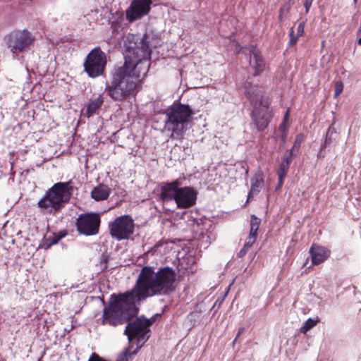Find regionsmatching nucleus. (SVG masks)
<instances>
[{"label": "nucleus", "mask_w": 361, "mask_h": 361, "mask_svg": "<svg viewBox=\"0 0 361 361\" xmlns=\"http://www.w3.org/2000/svg\"><path fill=\"white\" fill-rule=\"evenodd\" d=\"M289 167H290L289 165H288L285 163L281 162V164H279L278 172H277L278 175H281V176H286L288 171Z\"/></svg>", "instance_id": "nucleus-26"}, {"label": "nucleus", "mask_w": 361, "mask_h": 361, "mask_svg": "<svg viewBox=\"0 0 361 361\" xmlns=\"http://www.w3.org/2000/svg\"><path fill=\"white\" fill-rule=\"evenodd\" d=\"M343 90V84L341 81H338L335 84L334 96H338Z\"/></svg>", "instance_id": "nucleus-28"}, {"label": "nucleus", "mask_w": 361, "mask_h": 361, "mask_svg": "<svg viewBox=\"0 0 361 361\" xmlns=\"http://www.w3.org/2000/svg\"><path fill=\"white\" fill-rule=\"evenodd\" d=\"M293 154H294V152H293V149H290V150L287 151L285 153L281 162L285 163L290 166V164L292 161V159H293Z\"/></svg>", "instance_id": "nucleus-25"}, {"label": "nucleus", "mask_w": 361, "mask_h": 361, "mask_svg": "<svg viewBox=\"0 0 361 361\" xmlns=\"http://www.w3.org/2000/svg\"><path fill=\"white\" fill-rule=\"evenodd\" d=\"M305 23H306V20H303V21L300 22L298 24V28H297V35H298V37H300V36H302L303 35L304 29H305Z\"/></svg>", "instance_id": "nucleus-29"}, {"label": "nucleus", "mask_w": 361, "mask_h": 361, "mask_svg": "<svg viewBox=\"0 0 361 361\" xmlns=\"http://www.w3.org/2000/svg\"><path fill=\"white\" fill-rule=\"evenodd\" d=\"M152 4V0H133L126 11V19L129 22H133L147 15Z\"/></svg>", "instance_id": "nucleus-10"}, {"label": "nucleus", "mask_w": 361, "mask_h": 361, "mask_svg": "<svg viewBox=\"0 0 361 361\" xmlns=\"http://www.w3.org/2000/svg\"><path fill=\"white\" fill-rule=\"evenodd\" d=\"M317 323V321H315L311 318H309L304 325L301 327L300 331L301 332L305 334L309 330H310L312 328H313Z\"/></svg>", "instance_id": "nucleus-22"}, {"label": "nucleus", "mask_w": 361, "mask_h": 361, "mask_svg": "<svg viewBox=\"0 0 361 361\" xmlns=\"http://www.w3.org/2000/svg\"><path fill=\"white\" fill-rule=\"evenodd\" d=\"M257 230H256L255 228L252 229L250 228L248 238H252V239H255L256 240H257Z\"/></svg>", "instance_id": "nucleus-34"}, {"label": "nucleus", "mask_w": 361, "mask_h": 361, "mask_svg": "<svg viewBox=\"0 0 361 361\" xmlns=\"http://www.w3.org/2000/svg\"><path fill=\"white\" fill-rule=\"evenodd\" d=\"M310 253L312 258V262L314 265L320 264L324 262L329 256V251L325 247L313 245L310 250Z\"/></svg>", "instance_id": "nucleus-14"}, {"label": "nucleus", "mask_w": 361, "mask_h": 361, "mask_svg": "<svg viewBox=\"0 0 361 361\" xmlns=\"http://www.w3.org/2000/svg\"><path fill=\"white\" fill-rule=\"evenodd\" d=\"M288 116H289V111H287L286 114H285L284 118H283V119H286V122H287V121L288 119Z\"/></svg>", "instance_id": "nucleus-40"}, {"label": "nucleus", "mask_w": 361, "mask_h": 361, "mask_svg": "<svg viewBox=\"0 0 361 361\" xmlns=\"http://www.w3.org/2000/svg\"><path fill=\"white\" fill-rule=\"evenodd\" d=\"M357 35H361V23H360V25L359 29H358V30H357Z\"/></svg>", "instance_id": "nucleus-42"}, {"label": "nucleus", "mask_w": 361, "mask_h": 361, "mask_svg": "<svg viewBox=\"0 0 361 361\" xmlns=\"http://www.w3.org/2000/svg\"><path fill=\"white\" fill-rule=\"evenodd\" d=\"M66 235V233H58V234H54L52 237H49L47 240L49 241V243L47 244V245L45 247V248H49L52 245L56 244L63 237H64Z\"/></svg>", "instance_id": "nucleus-21"}, {"label": "nucleus", "mask_w": 361, "mask_h": 361, "mask_svg": "<svg viewBox=\"0 0 361 361\" xmlns=\"http://www.w3.org/2000/svg\"><path fill=\"white\" fill-rule=\"evenodd\" d=\"M354 3L356 4L357 0H353Z\"/></svg>", "instance_id": "nucleus-44"}, {"label": "nucleus", "mask_w": 361, "mask_h": 361, "mask_svg": "<svg viewBox=\"0 0 361 361\" xmlns=\"http://www.w3.org/2000/svg\"><path fill=\"white\" fill-rule=\"evenodd\" d=\"M278 176H279V183H278L276 189H279L282 186V185L283 184V179L286 177L285 176H281V175H278Z\"/></svg>", "instance_id": "nucleus-36"}, {"label": "nucleus", "mask_w": 361, "mask_h": 361, "mask_svg": "<svg viewBox=\"0 0 361 361\" xmlns=\"http://www.w3.org/2000/svg\"><path fill=\"white\" fill-rule=\"evenodd\" d=\"M111 188L104 184H99L94 187L91 191V197L95 201H102L107 200L111 194Z\"/></svg>", "instance_id": "nucleus-16"}, {"label": "nucleus", "mask_w": 361, "mask_h": 361, "mask_svg": "<svg viewBox=\"0 0 361 361\" xmlns=\"http://www.w3.org/2000/svg\"><path fill=\"white\" fill-rule=\"evenodd\" d=\"M77 229L86 235H95L99 232L100 217L97 214H81L77 219Z\"/></svg>", "instance_id": "nucleus-9"}, {"label": "nucleus", "mask_w": 361, "mask_h": 361, "mask_svg": "<svg viewBox=\"0 0 361 361\" xmlns=\"http://www.w3.org/2000/svg\"><path fill=\"white\" fill-rule=\"evenodd\" d=\"M281 138L284 142L286 140V133H281Z\"/></svg>", "instance_id": "nucleus-39"}, {"label": "nucleus", "mask_w": 361, "mask_h": 361, "mask_svg": "<svg viewBox=\"0 0 361 361\" xmlns=\"http://www.w3.org/2000/svg\"><path fill=\"white\" fill-rule=\"evenodd\" d=\"M165 116L163 131L169 133L171 140L183 139L192 122L195 111L188 105L173 103L163 113Z\"/></svg>", "instance_id": "nucleus-3"}, {"label": "nucleus", "mask_w": 361, "mask_h": 361, "mask_svg": "<svg viewBox=\"0 0 361 361\" xmlns=\"http://www.w3.org/2000/svg\"><path fill=\"white\" fill-rule=\"evenodd\" d=\"M244 331H245V328L244 327L239 328L238 331V334H237L235 338L234 339L233 343H235L237 341V339L240 336V335H241Z\"/></svg>", "instance_id": "nucleus-37"}, {"label": "nucleus", "mask_w": 361, "mask_h": 361, "mask_svg": "<svg viewBox=\"0 0 361 361\" xmlns=\"http://www.w3.org/2000/svg\"><path fill=\"white\" fill-rule=\"evenodd\" d=\"M106 65V54L97 47L93 49L87 56L84 62V69L91 78L98 77L104 73Z\"/></svg>", "instance_id": "nucleus-7"}, {"label": "nucleus", "mask_w": 361, "mask_h": 361, "mask_svg": "<svg viewBox=\"0 0 361 361\" xmlns=\"http://www.w3.org/2000/svg\"><path fill=\"white\" fill-rule=\"evenodd\" d=\"M243 53L255 70L254 75H259L264 70V63L259 51L254 46L243 49Z\"/></svg>", "instance_id": "nucleus-12"}, {"label": "nucleus", "mask_w": 361, "mask_h": 361, "mask_svg": "<svg viewBox=\"0 0 361 361\" xmlns=\"http://www.w3.org/2000/svg\"><path fill=\"white\" fill-rule=\"evenodd\" d=\"M111 236L118 240L128 239L134 231V221L129 215L117 217L109 224Z\"/></svg>", "instance_id": "nucleus-8"}, {"label": "nucleus", "mask_w": 361, "mask_h": 361, "mask_svg": "<svg viewBox=\"0 0 361 361\" xmlns=\"http://www.w3.org/2000/svg\"><path fill=\"white\" fill-rule=\"evenodd\" d=\"M261 224V219L255 216V215L251 216L250 219V228L252 229L255 228L256 230H259V226Z\"/></svg>", "instance_id": "nucleus-24"}, {"label": "nucleus", "mask_w": 361, "mask_h": 361, "mask_svg": "<svg viewBox=\"0 0 361 361\" xmlns=\"http://www.w3.org/2000/svg\"><path fill=\"white\" fill-rule=\"evenodd\" d=\"M293 4V0H288L286 1L280 8L279 20L280 22L283 21V17L289 12Z\"/></svg>", "instance_id": "nucleus-18"}, {"label": "nucleus", "mask_w": 361, "mask_h": 361, "mask_svg": "<svg viewBox=\"0 0 361 361\" xmlns=\"http://www.w3.org/2000/svg\"><path fill=\"white\" fill-rule=\"evenodd\" d=\"M313 0H303V6L305 8V13L307 14L310 11V8L312 6Z\"/></svg>", "instance_id": "nucleus-31"}, {"label": "nucleus", "mask_w": 361, "mask_h": 361, "mask_svg": "<svg viewBox=\"0 0 361 361\" xmlns=\"http://www.w3.org/2000/svg\"><path fill=\"white\" fill-rule=\"evenodd\" d=\"M251 188L247 196V201H250L255 195H257L262 187L264 186V174L262 171L255 173L253 177L251 178Z\"/></svg>", "instance_id": "nucleus-15"}, {"label": "nucleus", "mask_w": 361, "mask_h": 361, "mask_svg": "<svg viewBox=\"0 0 361 361\" xmlns=\"http://www.w3.org/2000/svg\"><path fill=\"white\" fill-rule=\"evenodd\" d=\"M175 280L176 272L169 267L160 268L157 271L152 267H143L130 290L111 295L109 305L103 310V324L116 326L128 323L124 334L130 342L137 338L140 348L149 338V328L154 319L140 317L130 322L138 312L137 303L148 297L170 294L174 290Z\"/></svg>", "instance_id": "nucleus-1"}, {"label": "nucleus", "mask_w": 361, "mask_h": 361, "mask_svg": "<svg viewBox=\"0 0 361 361\" xmlns=\"http://www.w3.org/2000/svg\"><path fill=\"white\" fill-rule=\"evenodd\" d=\"M66 235V233H58V234H54L52 237H49L47 240L49 241V243L47 244V245L45 247V248H49L52 245L56 244L63 237H64Z\"/></svg>", "instance_id": "nucleus-20"}, {"label": "nucleus", "mask_w": 361, "mask_h": 361, "mask_svg": "<svg viewBox=\"0 0 361 361\" xmlns=\"http://www.w3.org/2000/svg\"><path fill=\"white\" fill-rule=\"evenodd\" d=\"M289 38H290L289 42H288L289 46H293L297 43L298 37V35L297 36L295 35L293 27L290 28V30L289 32Z\"/></svg>", "instance_id": "nucleus-27"}, {"label": "nucleus", "mask_w": 361, "mask_h": 361, "mask_svg": "<svg viewBox=\"0 0 361 361\" xmlns=\"http://www.w3.org/2000/svg\"><path fill=\"white\" fill-rule=\"evenodd\" d=\"M246 255V252L243 250H240L239 252L237 254L238 257H243Z\"/></svg>", "instance_id": "nucleus-38"}, {"label": "nucleus", "mask_w": 361, "mask_h": 361, "mask_svg": "<svg viewBox=\"0 0 361 361\" xmlns=\"http://www.w3.org/2000/svg\"><path fill=\"white\" fill-rule=\"evenodd\" d=\"M88 361H106L96 353H92Z\"/></svg>", "instance_id": "nucleus-33"}, {"label": "nucleus", "mask_w": 361, "mask_h": 361, "mask_svg": "<svg viewBox=\"0 0 361 361\" xmlns=\"http://www.w3.org/2000/svg\"><path fill=\"white\" fill-rule=\"evenodd\" d=\"M73 192L72 180L56 183L47 191L37 205L41 209H48L49 212H58L70 200Z\"/></svg>", "instance_id": "nucleus-5"}, {"label": "nucleus", "mask_w": 361, "mask_h": 361, "mask_svg": "<svg viewBox=\"0 0 361 361\" xmlns=\"http://www.w3.org/2000/svg\"><path fill=\"white\" fill-rule=\"evenodd\" d=\"M255 241L256 240L255 239L247 238V240L246 243H245L244 246H245L246 247L250 249L252 246V245L255 243Z\"/></svg>", "instance_id": "nucleus-35"}, {"label": "nucleus", "mask_w": 361, "mask_h": 361, "mask_svg": "<svg viewBox=\"0 0 361 361\" xmlns=\"http://www.w3.org/2000/svg\"><path fill=\"white\" fill-rule=\"evenodd\" d=\"M359 36V38L357 39V43L359 44V45H361V35H358Z\"/></svg>", "instance_id": "nucleus-41"}, {"label": "nucleus", "mask_w": 361, "mask_h": 361, "mask_svg": "<svg viewBox=\"0 0 361 361\" xmlns=\"http://www.w3.org/2000/svg\"><path fill=\"white\" fill-rule=\"evenodd\" d=\"M334 133V128L331 127H329L327 130L326 138L324 141V145H326L331 142V136Z\"/></svg>", "instance_id": "nucleus-30"}, {"label": "nucleus", "mask_w": 361, "mask_h": 361, "mask_svg": "<svg viewBox=\"0 0 361 361\" xmlns=\"http://www.w3.org/2000/svg\"><path fill=\"white\" fill-rule=\"evenodd\" d=\"M35 36L27 30H15L6 37V43L13 56L27 51L34 43Z\"/></svg>", "instance_id": "nucleus-6"}, {"label": "nucleus", "mask_w": 361, "mask_h": 361, "mask_svg": "<svg viewBox=\"0 0 361 361\" xmlns=\"http://www.w3.org/2000/svg\"><path fill=\"white\" fill-rule=\"evenodd\" d=\"M304 140V136L302 134H298L296 135L293 146L291 149H293V152H298L301 145V143Z\"/></svg>", "instance_id": "nucleus-23"}, {"label": "nucleus", "mask_w": 361, "mask_h": 361, "mask_svg": "<svg viewBox=\"0 0 361 361\" xmlns=\"http://www.w3.org/2000/svg\"><path fill=\"white\" fill-rule=\"evenodd\" d=\"M242 250H243L247 253L249 249L247 247H246L245 246H243Z\"/></svg>", "instance_id": "nucleus-43"}, {"label": "nucleus", "mask_w": 361, "mask_h": 361, "mask_svg": "<svg viewBox=\"0 0 361 361\" xmlns=\"http://www.w3.org/2000/svg\"><path fill=\"white\" fill-rule=\"evenodd\" d=\"M197 192L191 187H180L176 192V203L178 208H189L195 204Z\"/></svg>", "instance_id": "nucleus-11"}, {"label": "nucleus", "mask_w": 361, "mask_h": 361, "mask_svg": "<svg viewBox=\"0 0 361 361\" xmlns=\"http://www.w3.org/2000/svg\"><path fill=\"white\" fill-rule=\"evenodd\" d=\"M104 102V98L102 94H99L97 99L90 101L87 106V114L88 117H90L93 114H96L98 109L101 107Z\"/></svg>", "instance_id": "nucleus-17"}, {"label": "nucleus", "mask_w": 361, "mask_h": 361, "mask_svg": "<svg viewBox=\"0 0 361 361\" xmlns=\"http://www.w3.org/2000/svg\"><path fill=\"white\" fill-rule=\"evenodd\" d=\"M245 94L254 105L251 118L259 131H262L271 121L272 115L269 109V102L263 98V91L256 85L245 86Z\"/></svg>", "instance_id": "nucleus-4"}, {"label": "nucleus", "mask_w": 361, "mask_h": 361, "mask_svg": "<svg viewBox=\"0 0 361 361\" xmlns=\"http://www.w3.org/2000/svg\"><path fill=\"white\" fill-rule=\"evenodd\" d=\"M179 179L164 184L161 188L160 198L163 202L176 200V192L180 186Z\"/></svg>", "instance_id": "nucleus-13"}, {"label": "nucleus", "mask_w": 361, "mask_h": 361, "mask_svg": "<svg viewBox=\"0 0 361 361\" xmlns=\"http://www.w3.org/2000/svg\"><path fill=\"white\" fill-rule=\"evenodd\" d=\"M287 128H288V127H287V122H286V119H283L282 123L279 126V130L281 133H285L287 132Z\"/></svg>", "instance_id": "nucleus-32"}, {"label": "nucleus", "mask_w": 361, "mask_h": 361, "mask_svg": "<svg viewBox=\"0 0 361 361\" xmlns=\"http://www.w3.org/2000/svg\"><path fill=\"white\" fill-rule=\"evenodd\" d=\"M140 348L138 347L133 352H130L128 349H125L120 355L118 356L116 361H128L129 358H131V356L135 355L137 353V350Z\"/></svg>", "instance_id": "nucleus-19"}, {"label": "nucleus", "mask_w": 361, "mask_h": 361, "mask_svg": "<svg viewBox=\"0 0 361 361\" xmlns=\"http://www.w3.org/2000/svg\"><path fill=\"white\" fill-rule=\"evenodd\" d=\"M151 49L142 39L140 47H129L125 54V62L115 67L109 85L105 90L115 101H123L137 92V87L149 68Z\"/></svg>", "instance_id": "nucleus-2"}]
</instances>
